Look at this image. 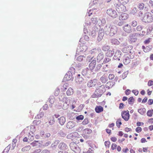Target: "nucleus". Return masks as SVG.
Returning a JSON list of instances; mask_svg holds the SVG:
<instances>
[{
    "label": "nucleus",
    "mask_w": 153,
    "mask_h": 153,
    "mask_svg": "<svg viewBox=\"0 0 153 153\" xmlns=\"http://www.w3.org/2000/svg\"><path fill=\"white\" fill-rule=\"evenodd\" d=\"M105 89L104 85H102L96 89L94 93L92 95L93 98H97L100 97L105 91Z\"/></svg>",
    "instance_id": "1"
},
{
    "label": "nucleus",
    "mask_w": 153,
    "mask_h": 153,
    "mask_svg": "<svg viewBox=\"0 0 153 153\" xmlns=\"http://www.w3.org/2000/svg\"><path fill=\"white\" fill-rule=\"evenodd\" d=\"M142 21L146 23L152 22L153 17L152 14L149 12L146 13L144 14Z\"/></svg>",
    "instance_id": "2"
},
{
    "label": "nucleus",
    "mask_w": 153,
    "mask_h": 153,
    "mask_svg": "<svg viewBox=\"0 0 153 153\" xmlns=\"http://www.w3.org/2000/svg\"><path fill=\"white\" fill-rule=\"evenodd\" d=\"M114 5L116 7V10L118 13H123L126 10V6L123 4L115 3Z\"/></svg>",
    "instance_id": "3"
},
{
    "label": "nucleus",
    "mask_w": 153,
    "mask_h": 153,
    "mask_svg": "<svg viewBox=\"0 0 153 153\" xmlns=\"http://www.w3.org/2000/svg\"><path fill=\"white\" fill-rule=\"evenodd\" d=\"M76 82L79 85L80 88H84L86 83V82L84 80L82 77L76 78Z\"/></svg>",
    "instance_id": "4"
},
{
    "label": "nucleus",
    "mask_w": 153,
    "mask_h": 153,
    "mask_svg": "<svg viewBox=\"0 0 153 153\" xmlns=\"http://www.w3.org/2000/svg\"><path fill=\"white\" fill-rule=\"evenodd\" d=\"M70 146L71 149L75 153H79L80 152V148L77 146V145L74 142L70 143Z\"/></svg>",
    "instance_id": "5"
},
{
    "label": "nucleus",
    "mask_w": 153,
    "mask_h": 153,
    "mask_svg": "<svg viewBox=\"0 0 153 153\" xmlns=\"http://www.w3.org/2000/svg\"><path fill=\"white\" fill-rule=\"evenodd\" d=\"M107 13L108 15L113 18H115L117 16V12L114 10L109 9L107 10Z\"/></svg>",
    "instance_id": "6"
},
{
    "label": "nucleus",
    "mask_w": 153,
    "mask_h": 153,
    "mask_svg": "<svg viewBox=\"0 0 153 153\" xmlns=\"http://www.w3.org/2000/svg\"><path fill=\"white\" fill-rule=\"evenodd\" d=\"M73 79V77L72 76V74L71 71H68L66 74L64 78V81H72Z\"/></svg>",
    "instance_id": "7"
},
{
    "label": "nucleus",
    "mask_w": 153,
    "mask_h": 153,
    "mask_svg": "<svg viewBox=\"0 0 153 153\" xmlns=\"http://www.w3.org/2000/svg\"><path fill=\"white\" fill-rule=\"evenodd\" d=\"M133 47L131 45H128L127 47H125L122 49V51L124 53H126L129 51L130 53H132L134 52L132 50Z\"/></svg>",
    "instance_id": "8"
},
{
    "label": "nucleus",
    "mask_w": 153,
    "mask_h": 153,
    "mask_svg": "<svg viewBox=\"0 0 153 153\" xmlns=\"http://www.w3.org/2000/svg\"><path fill=\"white\" fill-rule=\"evenodd\" d=\"M104 30L103 28H101L99 30L97 40L98 42H100L102 39L104 35Z\"/></svg>",
    "instance_id": "9"
},
{
    "label": "nucleus",
    "mask_w": 153,
    "mask_h": 153,
    "mask_svg": "<svg viewBox=\"0 0 153 153\" xmlns=\"http://www.w3.org/2000/svg\"><path fill=\"white\" fill-rule=\"evenodd\" d=\"M122 117L125 120L128 121L129 118V111H127V112L124 111L122 112Z\"/></svg>",
    "instance_id": "10"
},
{
    "label": "nucleus",
    "mask_w": 153,
    "mask_h": 153,
    "mask_svg": "<svg viewBox=\"0 0 153 153\" xmlns=\"http://www.w3.org/2000/svg\"><path fill=\"white\" fill-rule=\"evenodd\" d=\"M112 25L109 24H107L105 27V31L106 35L111 34V27Z\"/></svg>",
    "instance_id": "11"
},
{
    "label": "nucleus",
    "mask_w": 153,
    "mask_h": 153,
    "mask_svg": "<svg viewBox=\"0 0 153 153\" xmlns=\"http://www.w3.org/2000/svg\"><path fill=\"white\" fill-rule=\"evenodd\" d=\"M123 29L124 31L127 33H130L132 32L131 27L128 24L124 25L123 27Z\"/></svg>",
    "instance_id": "12"
},
{
    "label": "nucleus",
    "mask_w": 153,
    "mask_h": 153,
    "mask_svg": "<svg viewBox=\"0 0 153 153\" xmlns=\"http://www.w3.org/2000/svg\"><path fill=\"white\" fill-rule=\"evenodd\" d=\"M97 80L94 79L89 81L87 83V85L89 87L94 86L97 83Z\"/></svg>",
    "instance_id": "13"
},
{
    "label": "nucleus",
    "mask_w": 153,
    "mask_h": 153,
    "mask_svg": "<svg viewBox=\"0 0 153 153\" xmlns=\"http://www.w3.org/2000/svg\"><path fill=\"white\" fill-rule=\"evenodd\" d=\"M121 55V52L120 50H117L115 53V55L113 57L114 59H117L118 60H120V58Z\"/></svg>",
    "instance_id": "14"
},
{
    "label": "nucleus",
    "mask_w": 153,
    "mask_h": 153,
    "mask_svg": "<svg viewBox=\"0 0 153 153\" xmlns=\"http://www.w3.org/2000/svg\"><path fill=\"white\" fill-rule=\"evenodd\" d=\"M96 64V60L93 59L91 61L90 63L89 64V67L91 70H92L94 69L95 67Z\"/></svg>",
    "instance_id": "15"
},
{
    "label": "nucleus",
    "mask_w": 153,
    "mask_h": 153,
    "mask_svg": "<svg viewBox=\"0 0 153 153\" xmlns=\"http://www.w3.org/2000/svg\"><path fill=\"white\" fill-rule=\"evenodd\" d=\"M76 123L74 121H69L66 124V127L68 128L71 129L75 126Z\"/></svg>",
    "instance_id": "16"
},
{
    "label": "nucleus",
    "mask_w": 153,
    "mask_h": 153,
    "mask_svg": "<svg viewBox=\"0 0 153 153\" xmlns=\"http://www.w3.org/2000/svg\"><path fill=\"white\" fill-rule=\"evenodd\" d=\"M107 76V74H105L100 78V80L102 83H105L108 81V79Z\"/></svg>",
    "instance_id": "17"
},
{
    "label": "nucleus",
    "mask_w": 153,
    "mask_h": 153,
    "mask_svg": "<svg viewBox=\"0 0 153 153\" xmlns=\"http://www.w3.org/2000/svg\"><path fill=\"white\" fill-rule=\"evenodd\" d=\"M117 27L115 25H112L111 27V36H114L117 32Z\"/></svg>",
    "instance_id": "18"
},
{
    "label": "nucleus",
    "mask_w": 153,
    "mask_h": 153,
    "mask_svg": "<svg viewBox=\"0 0 153 153\" xmlns=\"http://www.w3.org/2000/svg\"><path fill=\"white\" fill-rule=\"evenodd\" d=\"M129 57H131V56H125L124 57L123 62L125 64L127 65L130 62L131 59V58H130Z\"/></svg>",
    "instance_id": "19"
},
{
    "label": "nucleus",
    "mask_w": 153,
    "mask_h": 153,
    "mask_svg": "<svg viewBox=\"0 0 153 153\" xmlns=\"http://www.w3.org/2000/svg\"><path fill=\"white\" fill-rule=\"evenodd\" d=\"M59 148L62 150H65L67 149L68 147L66 144L64 143H61L59 145Z\"/></svg>",
    "instance_id": "20"
},
{
    "label": "nucleus",
    "mask_w": 153,
    "mask_h": 153,
    "mask_svg": "<svg viewBox=\"0 0 153 153\" xmlns=\"http://www.w3.org/2000/svg\"><path fill=\"white\" fill-rule=\"evenodd\" d=\"M135 34H130L129 36V38L130 41L131 42H134L136 41L137 39L135 37Z\"/></svg>",
    "instance_id": "21"
},
{
    "label": "nucleus",
    "mask_w": 153,
    "mask_h": 153,
    "mask_svg": "<svg viewBox=\"0 0 153 153\" xmlns=\"http://www.w3.org/2000/svg\"><path fill=\"white\" fill-rule=\"evenodd\" d=\"M104 55L102 52L100 53L97 57V61L99 62L104 58Z\"/></svg>",
    "instance_id": "22"
},
{
    "label": "nucleus",
    "mask_w": 153,
    "mask_h": 153,
    "mask_svg": "<svg viewBox=\"0 0 153 153\" xmlns=\"http://www.w3.org/2000/svg\"><path fill=\"white\" fill-rule=\"evenodd\" d=\"M127 18L128 15L126 13H122L119 16V19L120 20H125Z\"/></svg>",
    "instance_id": "23"
},
{
    "label": "nucleus",
    "mask_w": 153,
    "mask_h": 153,
    "mask_svg": "<svg viewBox=\"0 0 153 153\" xmlns=\"http://www.w3.org/2000/svg\"><path fill=\"white\" fill-rule=\"evenodd\" d=\"M59 123L61 126L63 125L65 122L66 120L65 117L63 116L61 117L58 119Z\"/></svg>",
    "instance_id": "24"
},
{
    "label": "nucleus",
    "mask_w": 153,
    "mask_h": 153,
    "mask_svg": "<svg viewBox=\"0 0 153 153\" xmlns=\"http://www.w3.org/2000/svg\"><path fill=\"white\" fill-rule=\"evenodd\" d=\"M114 51L113 49L108 51L105 53V55L108 57H111L113 56Z\"/></svg>",
    "instance_id": "25"
},
{
    "label": "nucleus",
    "mask_w": 153,
    "mask_h": 153,
    "mask_svg": "<svg viewBox=\"0 0 153 153\" xmlns=\"http://www.w3.org/2000/svg\"><path fill=\"white\" fill-rule=\"evenodd\" d=\"M103 108L101 106H97L95 108V110L96 112L99 113L103 111Z\"/></svg>",
    "instance_id": "26"
},
{
    "label": "nucleus",
    "mask_w": 153,
    "mask_h": 153,
    "mask_svg": "<svg viewBox=\"0 0 153 153\" xmlns=\"http://www.w3.org/2000/svg\"><path fill=\"white\" fill-rule=\"evenodd\" d=\"M79 48L80 51L85 52L87 49V47L85 45H83L82 46H80Z\"/></svg>",
    "instance_id": "27"
},
{
    "label": "nucleus",
    "mask_w": 153,
    "mask_h": 153,
    "mask_svg": "<svg viewBox=\"0 0 153 153\" xmlns=\"http://www.w3.org/2000/svg\"><path fill=\"white\" fill-rule=\"evenodd\" d=\"M138 112L141 115H143L146 113V109L145 108H142L138 110Z\"/></svg>",
    "instance_id": "28"
},
{
    "label": "nucleus",
    "mask_w": 153,
    "mask_h": 153,
    "mask_svg": "<svg viewBox=\"0 0 153 153\" xmlns=\"http://www.w3.org/2000/svg\"><path fill=\"white\" fill-rule=\"evenodd\" d=\"M73 93V90L71 88H69L66 92L67 95L70 96Z\"/></svg>",
    "instance_id": "29"
},
{
    "label": "nucleus",
    "mask_w": 153,
    "mask_h": 153,
    "mask_svg": "<svg viewBox=\"0 0 153 153\" xmlns=\"http://www.w3.org/2000/svg\"><path fill=\"white\" fill-rule=\"evenodd\" d=\"M111 42L114 45H119L120 44V42L116 39H111Z\"/></svg>",
    "instance_id": "30"
},
{
    "label": "nucleus",
    "mask_w": 153,
    "mask_h": 153,
    "mask_svg": "<svg viewBox=\"0 0 153 153\" xmlns=\"http://www.w3.org/2000/svg\"><path fill=\"white\" fill-rule=\"evenodd\" d=\"M55 122V119L53 116H52L51 118L49 121L48 123L50 125H53Z\"/></svg>",
    "instance_id": "31"
},
{
    "label": "nucleus",
    "mask_w": 153,
    "mask_h": 153,
    "mask_svg": "<svg viewBox=\"0 0 153 153\" xmlns=\"http://www.w3.org/2000/svg\"><path fill=\"white\" fill-rule=\"evenodd\" d=\"M91 21L93 24H96V25L98 24V25H99V19H98L97 18H92Z\"/></svg>",
    "instance_id": "32"
},
{
    "label": "nucleus",
    "mask_w": 153,
    "mask_h": 153,
    "mask_svg": "<svg viewBox=\"0 0 153 153\" xmlns=\"http://www.w3.org/2000/svg\"><path fill=\"white\" fill-rule=\"evenodd\" d=\"M85 57L83 55H80L76 59V60L79 62H81L85 59Z\"/></svg>",
    "instance_id": "33"
},
{
    "label": "nucleus",
    "mask_w": 153,
    "mask_h": 153,
    "mask_svg": "<svg viewBox=\"0 0 153 153\" xmlns=\"http://www.w3.org/2000/svg\"><path fill=\"white\" fill-rule=\"evenodd\" d=\"M89 71V69L88 68H86L84 69L82 71V74L83 76L86 75L88 73Z\"/></svg>",
    "instance_id": "34"
},
{
    "label": "nucleus",
    "mask_w": 153,
    "mask_h": 153,
    "mask_svg": "<svg viewBox=\"0 0 153 153\" xmlns=\"http://www.w3.org/2000/svg\"><path fill=\"white\" fill-rule=\"evenodd\" d=\"M76 134H77V132H75L74 133H70L67 136V137L68 139L72 138L75 136L74 135V134L76 135Z\"/></svg>",
    "instance_id": "35"
},
{
    "label": "nucleus",
    "mask_w": 153,
    "mask_h": 153,
    "mask_svg": "<svg viewBox=\"0 0 153 153\" xmlns=\"http://www.w3.org/2000/svg\"><path fill=\"white\" fill-rule=\"evenodd\" d=\"M110 49V46L107 45H104L102 48V50L104 51H108Z\"/></svg>",
    "instance_id": "36"
},
{
    "label": "nucleus",
    "mask_w": 153,
    "mask_h": 153,
    "mask_svg": "<svg viewBox=\"0 0 153 153\" xmlns=\"http://www.w3.org/2000/svg\"><path fill=\"white\" fill-rule=\"evenodd\" d=\"M90 53L91 54H97L99 53V50L96 48H93L90 51Z\"/></svg>",
    "instance_id": "37"
},
{
    "label": "nucleus",
    "mask_w": 153,
    "mask_h": 153,
    "mask_svg": "<svg viewBox=\"0 0 153 153\" xmlns=\"http://www.w3.org/2000/svg\"><path fill=\"white\" fill-rule=\"evenodd\" d=\"M134 100L133 98V97H132L128 99V102L129 104L132 105L133 104Z\"/></svg>",
    "instance_id": "38"
},
{
    "label": "nucleus",
    "mask_w": 153,
    "mask_h": 153,
    "mask_svg": "<svg viewBox=\"0 0 153 153\" xmlns=\"http://www.w3.org/2000/svg\"><path fill=\"white\" fill-rule=\"evenodd\" d=\"M102 66V65L101 64H97L96 67L95 68L94 70V71L96 72H97L101 68Z\"/></svg>",
    "instance_id": "39"
},
{
    "label": "nucleus",
    "mask_w": 153,
    "mask_h": 153,
    "mask_svg": "<svg viewBox=\"0 0 153 153\" xmlns=\"http://www.w3.org/2000/svg\"><path fill=\"white\" fill-rule=\"evenodd\" d=\"M121 120V118H119L116 121V125L118 128H120V125L122 124Z\"/></svg>",
    "instance_id": "40"
},
{
    "label": "nucleus",
    "mask_w": 153,
    "mask_h": 153,
    "mask_svg": "<svg viewBox=\"0 0 153 153\" xmlns=\"http://www.w3.org/2000/svg\"><path fill=\"white\" fill-rule=\"evenodd\" d=\"M30 149V146H28L22 148V151L23 152H25L29 150Z\"/></svg>",
    "instance_id": "41"
},
{
    "label": "nucleus",
    "mask_w": 153,
    "mask_h": 153,
    "mask_svg": "<svg viewBox=\"0 0 153 153\" xmlns=\"http://www.w3.org/2000/svg\"><path fill=\"white\" fill-rule=\"evenodd\" d=\"M114 84L115 83L114 82H109L107 83L106 85L107 86L109 85L108 87L110 88L112 87L114 85Z\"/></svg>",
    "instance_id": "42"
},
{
    "label": "nucleus",
    "mask_w": 153,
    "mask_h": 153,
    "mask_svg": "<svg viewBox=\"0 0 153 153\" xmlns=\"http://www.w3.org/2000/svg\"><path fill=\"white\" fill-rule=\"evenodd\" d=\"M111 59L108 57H106L104 59L103 61V63L104 64H105L106 63L109 62L110 61H111Z\"/></svg>",
    "instance_id": "43"
},
{
    "label": "nucleus",
    "mask_w": 153,
    "mask_h": 153,
    "mask_svg": "<svg viewBox=\"0 0 153 153\" xmlns=\"http://www.w3.org/2000/svg\"><path fill=\"white\" fill-rule=\"evenodd\" d=\"M84 118V116L82 115H80L76 117V119L77 120V122H78V121L82 120Z\"/></svg>",
    "instance_id": "44"
},
{
    "label": "nucleus",
    "mask_w": 153,
    "mask_h": 153,
    "mask_svg": "<svg viewBox=\"0 0 153 153\" xmlns=\"http://www.w3.org/2000/svg\"><path fill=\"white\" fill-rule=\"evenodd\" d=\"M153 113V109L149 110L147 111V115L148 116L151 117L152 116Z\"/></svg>",
    "instance_id": "45"
},
{
    "label": "nucleus",
    "mask_w": 153,
    "mask_h": 153,
    "mask_svg": "<svg viewBox=\"0 0 153 153\" xmlns=\"http://www.w3.org/2000/svg\"><path fill=\"white\" fill-rule=\"evenodd\" d=\"M128 73V71H126L124 73H123L122 75V77L123 78V79H124L125 78H126V76L127 75Z\"/></svg>",
    "instance_id": "46"
},
{
    "label": "nucleus",
    "mask_w": 153,
    "mask_h": 153,
    "mask_svg": "<svg viewBox=\"0 0 153 153\" xmlns=\"http://www.w3.org/2000/svg\"><path fill=\"white\" fill-rule=\"evenodd\" d=\"M152 29L153 27H149L147 30L146 34L147 35L149 34L152 31Z\"/></svg>",
    "instance_id": "47"
},
{
    "label": "nucleus",
    "mask_w": 153,
    "mask_h": 153,
    "mask_svg": "<svg viewBox=\"0 0 153 153\" xmlns=\"http://www.w3.org/2000/svg\"><path fill=\"white\" fill-rule=\"evenodd\" d=\"M10 148V146H7V147L2 152V153H8L9 151V150Z\"/></svg>",
    "instance_id": "48"
},
{
    "label": "nucleus",
    "mask_w": 153,
    "mask_h": 153,
    "mask_svg": "<svg viewBox=\"0 0 153 153\" xmlns=\"http://www.w3.org/2000/svg\"><path fill=\"white\" fill-rule=\"evenodd\" d=\"M144 7V4L143 3H140L138 4V8L140 10H143Z\"/></svg>",
    "instance_id": "49"
},
{
    "label": "nucleus",
    "mask_w": 153,
    "mask_h": 153,
    "mask_svg": "<svg viewBox=\"0 0 153 153\" xmlns=\"http://www.w3.org/2000/svg\"><path fill=\"white\" fill-rule=\"evenodd\" d=\"M119 1L121 4H126L129 1V0H119Z\"/></svg>",
    "instance_id": "50"
},
{
    "label": "nucleus",
    "mask_w": 153,
    "mask_h": 153,
    "mask_svg": "<svg viewBox=\"0 0 153 153\" xmlns=\"http://www.w3.org/2000/svg\"><path fill=\"white\" fill-rule=\"evenodd\" d=\"M94 57H91L90 56H88L86 58H85V59H86V60L88 61L89 62L91 61L92 59H93Z\"/></svg>",
    "instance_id": "51"
},
{
    "label": "nucleus",
    "mask_w": 153,
    "mask_h": 153,
    "mask_svg": "<svg viewBox=\"0 0 153 153\" xmlns=\"http://www.w3.org/2000/svg\"><path fill=\"white\" fill-rule=\"evenodd\" d=\"M63 101H65V102L64 103L66 104L69 105V104L70 103V100H68V98L67 97H65L63 99Z\"/></svg>",
    "instance_id": "52"
},
{
    "label": "nucleus",
    "mask_w": 153,
    "mask_h": 153,
    "mask_svg": "<svg viewBox=\"0 0 153 153\" xmlns=\"http://www.w3.org/2000/svg\"><path fill=\"white\" fill-rule=\"evenodd\" d=\"M85 133L88 134H91L92 132V131L90 129H85L84 130Z\"/></svg>",
    "instance_id": "53"
},
{
    "label": "nucleus",
    "mask_w": 153,
    "mask_h": 153,
    "mask_svg": "<svg viewBox=\"0 0 153 153\" xmlns=\"http://www.w3.org/2000/svg\"><path fill=\"white\" fill-rule=\"evenodd\" d=\"M137 12V9L136 7H134L131 10V13L133 14H135Z\"/></svg>",
    "instance_id": "54"
},
{
    "label": "nucleus",
    "mask_w": 153,
    "mask_h": 153,
    "mask_svg": "<svg viewBox=\"0 0 153 153\" xmlns=\"http://www.w3.org/2000/svg\"><path fill=\"white\" fill-rule=\"evenodd\" d=\"M88 123V120L87 118H85L82 122V124L83 125H85Z\"/></svg>",
    "instance_id": "55"
},
{
    "label": "nucleus",
    "mask_w": 153,
    "mask_h": 153,
    "mask_svg": "<svg viewBox=\"0 0 153 153\" xmlns=\"http://www.w3.org/2000/svg\"><path fill=\"white\" fill-rule=\"evenodd\" d=\"M60 91L59 89L58 88H56L55 90V96H57L59 94Z\"/></svg>",
    "instance_id": "56"
},
{
    "label": "nucleus",
    "mask_w": 153,
    "mask_h": 153,
    "mask_svg": "<svg viewBox=\"0 0 153 153\" xmlns=\"http://www.w3.org/2000/svg\"><path fill=\"white\" fill-rule=\"evenodd\" d=\"M99 24L100 23V22H101V23L102 24L104 25L106 23V20L105 19H102L101 20L99 19Z\"/></svg>",
    "instance_id": "57"
},
{
    "label": "nucleus",
    "mask_w": 153,
    "mask_h": 153,
    "mask_svg": "<svg viewBox=\"0 0 153 153\" xmlns=\"http://www.w3.org/2000/svg\"><path fill=\"white\" fill-rule=\"evenodd\" d=\"M68 108V105L64 103L62 108L64 110H66Z\"/></svg>",
    "instance_id": "58"
},
{
    "label": "nucleus",
    "mask_w": 153,
    "mask_h": 153,
    "mask_svg": "<svg viewBox=\"0 0 153 153\" xmlns=\"http://www.w3.org/2000/svg\"><path fill=\"white\" fill-rule=\"evenodd\" d=\"M38 143V141H34L32 143H31V144L33 146H35L37 145Z\"/></svg>",
    "instance_id": "59"
},
{
    "label": "nucleus",
    "mask_w": 153,
    "mask_h": 153,
    "mask_svg": "<svg viewBox=\"0 0 153 153\" xmlns=\"http://www.w3.org/2000/svg\"><path fill=\"white\" fill-rule=\"evenodd\" d=\"M114 77V75L113 74H110L108 76V78L110 80L113 79Z\"/></svg>",
    "instance_id": "60"
},
{
    "label": "nucleus",
    "mask_w": 153,
    "mask_h": 153,
    "mask_svg": "<svg viewBox=\"0 0 153 153\" xmlns=\"http://www.w3.org/2000/svg\"><path fill=\"white\" fill-rule=\"evenodd\" d=\"M83 32L85 34H86L88 33L86 27H85V26H84Z\"/></svg>",
    "instance_id": "61"
},
{
    "label": "nucleus",
    "mask_w": 153,
    "mask_h": 153,
    "mask_svg": "<svg viewBox=\"0 0 153 153\" xmlns=\"http://www.w3.org/2000/svg\"><path fill=\"white\" fill-rule=\"evenodd\" d=\"M29 135H28V139H29L30 140L32 141L33 140V134L31 135L30 133L29 134Z\"/></svg>",
    "instance_id": "62"
},
{
    "label": "nucleus",
    "mask_w": 153,
    "mask_h": 153,
    "mask_svg": "<svg viewBox=\"0 0 153 153\" xmlns=\"http://www.w3.org/2000/svg\"><path fill=\"white\" fill-rule=\"evenodd\" d=\"M143 27L142 26L139 25L137 27V31H140L143 28Z\"/></svg>",
    "instance_id": "63"
},
{
    "label": "nucleus",
    "mask_w": 153,
    "mask_h": 153,
    "mask_svg": "<svg viewBox=\"0 0 153 153\" xmlns=\"http://www.w3.org/2000/svg\"><path fill=\"white\" fill-rule=\"evenodd\" d=\"M131 25L133 27H136L137 25V22L135 21H133L131 23Z\"/></svg>",
    "instance_id": "64"
}]
</instances>
